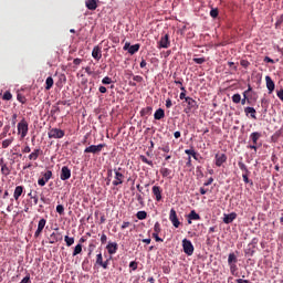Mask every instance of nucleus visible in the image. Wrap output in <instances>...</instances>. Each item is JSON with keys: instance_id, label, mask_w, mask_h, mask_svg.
<instances>
[{"instance_id": "obj_1", "label": "nucleus", "mask_w": 283, "mask_h": 283, "mask_svg": "<svg viewBox=\"0 0 283 283\" xmlns=\"http://www.w3.org/2000/svg\"><path fill=\"white\" fill-rule=\"evenodd\" d=\"M125 182V169L122 167H114V175H113V187H120Z\"/></svg>"}, {"instance_id": "obj_2", "label": "nucleus", "mask_w": 283, "mask_h": 283, "mask_svg": "<svg viewBox=\"0 0 283 283\" xmlns=\"http://www.w3.org/2000/svg\"><path fill=\"white\" fill-rule=\"evenodd\" d=\"M28 132H30V127L28 124V120H25V117H23L19 123H18V135L20 136L21 140L28 136Z\"/></svg>"}, {"instance_id": "obj_3", "label": "nucleus", "mask_w": 283, "mask_h": 283, "mask_svg": "<svg viewBox=\"0 0 283 283\" xmlns=\"http://www.w3.org/2000/svg\"><path fill=\"white\" fill-rule=\"evenodd\" d=\"M41 154H43V150H41V148L33 149V151H31L30 155L28 156V160H30V163L23 166V170L32 169L33 167L32 161L39 160V156H41Z\"/></svg>"}, {"instance_id": "obj_4", "label": "nucleus", "mask_w": 283, "mask_h": 283, "mask_svg": "<svg viewBox=\"0 0 283 283\" xmlns=\"http://www.w3.org/2000/svg\"><path fill=\"white\" fill-rule=\"evenodd\" d=\"M63 241V233L59 231V228L54 229V232H52L49 237V243L50 244H56V242Z\"/></svg>"}, {"instance_id": "obj_5", "label": "nucleus", "mask_w": 283, "mask_h": 283, "mask_svg": "<svg viewBox=\"0 0 283 283\" xmlns=\"http://www.w3.org/2000/svg\"><path fill=\"white\" fill-rule=\"evenodd\" d=\"M182 249H184V253H186V255H193V251L196 250L193 248V243H191V241L189 239H184L182 240Z\"/></svg>"}, {"instance_id": "obj_6", "label": "nucleus", "mask_w": 283, "mask_h": 283, "mask_svg": "<svg viewBox=\"0 0 283 283\" xmlns=\"http://www.w3.org/2000/svg\"><path fill=\"white\" fill-rule=\"evenodd\" d=\"M107 147L106 144H99V145H91L84 149V154H99L103 151V148Z\"/></svg>"}, {"instance_id": "obj_7", "label": "nucleus", "mask_w": 283, "mask_h": 283, "mask_svg": "<svg viewBox=\"0 0 283 283\" xmlns=\"http://www.w3.org/2000/svg\"><path fill=\"white\" fill-rule=\"evenodd\" d=\"M42 176L43 177L38 180V185L40 187H45V185H48V182H50V180L53 176L52 170H46L45 172H42Z\"/></svg>"}, {"instance_id": "obj_8", "label": "nucleus", "mask_w": 283, "mask_h": 283, "mask_svg": "<svg viewBox=\"0 0 283 283\" xmlns=\"http://www.w3.org/2000/svg\"><path fill=\"white\" fill-rule=\"evenodd\" d=\"M169 220L171 224L175 227V229H178L180 227V220L178 219V213L174 208L170 209Z\"/></svg>"}, {"instance_id": "obj_9", "label": "nucleus", "mask_w": 283, "mask_h": 283, "mask_svg": "<svg viewBox=\"0 0 283 283\" xmlns=\"http://www.w3.org/2000/svg\"><path fill=\"white\" fill-rule=\"evenodd\" d=\"M49 138H63L65 136V130L61 128H52L48 133Z\"/></svg>"}, {"instance_id": "obj_10", "label": "nucleus", "mask_w": 283, "mask_h": 283, "mask_svg": "<svg viewBox=\"0 0 283 283\" xmlns=\"http://www.w3.org/2000/svg\"><path fill=\"white\" fill-rule=\"evenodd\" d=\"M151 191L156 202H160L163 200V188L160 186H153Z\"/></svg>"}, {"instance_id": "obj_11", "label": "nucleus", "mask_w": 283, "mask_h": 283, "mask_svg": "<svg viewBox=\"0 0 283 283\" xmlns=\"http://www.w3.org/2000/svg\"><path fill=\"white\" fill-rule=\"evenodd\" d=\"M61 180H70L72 178V170L67 166H63L60 174Z\"/></svg>"}, {"instance_id": "obj_12", "label": "nucleus", "mask_w": 283, "mask_h": 283, "mask_svg": "<svg viewBox=\"0 0 283 283\" xmlns=\"http://www.w3.org/2000/svg\"><path fill=\"white\" fill-rule=\"evenodd\" d=\"M45 224H48V220L45 219H40L39 223H38V229L34 233V238H39L42 233H43V229H45Z\"/></svg>"}, {"instance_id": "obj_13", "label": "nucleus", "mask_w": 283, "mask_h": 283, "mask_svg": "<svg viewBox=\"0 0 283 283\" xmlns=\"http://www.w3.org/2000/svg\"><path fill=\"white\" fill-rule=\"evenodd\" d=\"M106 250L108 255H115V253L118 251V243L109 241L106 245Z\"/></svg>"}, {"instance_id": "obj_14", "label": "nucleus", "mask_w": 283, "mask_h": 283, "mask_svg": "<svg viewBox=\"0 0 283 283\" xmlns=\"http://www.w3.org/2000/svg\"><path fill=\"white\" fill-rule=\"evenodd\" d=\"M214 160H216L217 167H222V165H224V163H227V155H224V154H217L214 156Z\"/></svg>"}, {"instance_id": "obj_15", "label": "nucleus", "mask_w": 283, "mask_h": 283, "mask_svg": "<svg viewBox=\"0 0 283 283\" xmlns=\"http://www.w3.org/2000/svg\"><path fill=\"white\" fill-rule=\"evenodd\" d=\"M169 45H171V42L169 41V34H165L159 41V48H164L165 50H167Z\"/></svg>"}, {"instance_id": "obj_16", "label": "nucleus", "mask_w": 283, "mask_h": 283, "mask_svg": "<svg viewBox=\"0 0 283 283\" xmlns=\"http://www.w3.org/2000/svg\"><path fill=\"white\" fill-rule=\"evenodd\" d=\"M265 83H266V88L269 90V94H273V91L275 90V82H273L271 76L266 75Z\"/></svg>"}, {"instance_id": "obj_17", "label": "nucleus", "mask_w": 283, "mask_h": 283, "mask_svg": "<svg viewBox=\"0 0 283 283\" xmlns=\"http://www.w3.org/2000/svg\"><path fill=\"white\" fill-rule=\"evenodd\" d=\"M92 56L95 59V61H101V59H103V52L101 51L99 46L93 48Z\"/></svg>"}, {"instance_id": "obj_18", "label": "nucleus", "mask_w": 283, "mask_h": 283, "mask_svg": "<svg viewBox=\"0 0 283 283\" xmlns=\"http://www.w3.org/2000/svg\"><path fill=\"white\" fill-rule=\"evenodd\" d=\"M235 218H238V213H235V212L224 214L223 222H224V224H231V222H233V220H235Z\"/></svg>"}, {"instance_id": "obj_19", "label": "nucleus", "mask_w": 283, "mask_h": 283, "mask_svg": "<svg viewBox=\"0 0 283 283\" xmlns=\"http://www.w3.org/2000/svg\"><path fill=\"white\" fill-rule=\"evenodd\" d=\"M186 103L188 105V109H198V102L192 97H187Z\"/></svg>"}, {"instance_id": "obj_20", "label": "nucleus", "mask_w": 283, "mask_h": 283, "mask_svg": "<svg viewBox=\"0 0 283 283\" xmlns=\"http://www.w3.org/2000/svg\"><path fill=\"white\" fill-rule=\"evenodd\" d=\"M244 113L247 116H251V118H253L254 120H258V117L255 116L256 112H255V108L251 107V106H248L244 108Z\"/></svg>"}, {"instance_id": "obj_21", "label": "nucleus", "mask_w": 283, "mask_h": 283, "mask_svg": "<svg viewBox=\"0 0 283 283\" xmlns=\"http://www.w3.org/2000/svg\"><path fill=\"white\" fill-rule=\"evenodd\" d=\"M260 138H262V133L254 132V133H251V135H250V139L252 140V145H258V140Z\"/></svg>"}, {"instance_id": "obj_22", "label": "nucleus", "mask_w": 283, "mask_h": 283, "mask_svg": "<svg viewBox=\"0 0 283 283\" xmlns=\"http://www.w3.org/2000/svg\"><path fill=\"white\" fill-rule=\"evenodd\" d=\"M155 120H163L165 118V109L158 108L154 114Z\"/></svg>"}, {"instance_id": "obj_23", "label": "nucleus", "mask_w": 283, "mask_h": 283, "mask_svg": "<svg viewBox=\"0 0 283 283\" xmlns=\"http://www.w3.org/2000/svg\"><path fill=\"white\" fill-rule=\"evenodd\" d=\"M22 195H23V186L15 187L13 192L14 200H19V198H21Z\"/></svg>"}, {"instance_id": "obj_24", "label": "nucleus", "mask_w": 283, "mask_h": 283, "mask_svg": "<svg viewBox=\"0 0 283 283\" xmlns=\"http://www.w3.org/2000/svg\"><path fill=\"white\" fill-rule=\"evenodd\" d=\"M191 220H200V214H198L196 210H191L188 214V224H191Z\"/></svg>"}, {"instance_id": "obj_25", "label": "nucleus", "mask_w": 283, "mask_h": 283, "mask_svg": "<svg viewBox=\"0 0 283 283\" xmlns=\"http://www.w3.org/2000/svg\"><path fill=\"white\" fill-rule=\"evenodd\" d=\"M85 6L87 10H96L98 8L96 0H86Z\"/></svg>"}, {"instance_id": "obj_26", "label": "nucleus", "mask_w": 283, "mask_h": 283, "mask_svg": "<svg viewBox=\"0 0 283 283\" xmlns=\"http://www.w3.org/2000/svg\"><path fill=\"white\" fill-rule=\"evenodd\" d=\"M159 171L163 178H171V169L163 167Z\"/></svg>"}, {"instance_id": "obj_27", "label": "nucleus", "mask_w": 283, "mask_h": 283, "mask_svg": "<svg viewBox=\"0 0 283 283\" xmlns=\"http://www.w3.org/2000/svg\"><path fill=\"white\" fill-rule=\"evenodd\" d=\"M154 108L151 106H147L140 111V116H151V112Z\"/></svg>"}, {"instance_id": "obj_28", "label": "nucleus", "mask_w": 283, "mask_h": 283, "mask_svg": "<svg viewBox=\"0 0 283 283\" xmlns=\"http://www.w3.org/2000/svg\"><path fill=\"white\" fill-rule=\"evenodd\" d=\"M1 166V174L2 176H10V168L8 167L7 164H0Z\"/></svg>"}, {"instance_id": "obj_29", "label": "nucleus", "mask_w": 283, "mask_h": 283, "mask_svg": "<svg viewBox=\"0 0 283 283\" xmlns=\"http://www.w3.org/2000/svg\"><path fill=\"white\" fill-rule=\"evenodd\" d=\"M228 264H238V256L235 255V253L229 254Z\"/></svg>"}, {"instance_id": "obj_30", "label": "nucleus", "mask_w": 283, "mask_h": 283, "mask_svg": "<svg viewBox=\"0 0 283 283\" xmlns=\"http://www.w3.org/2000/svg\"><path fill=\"white\" fill-rule=\"evenodd\" d=\"M138 50H140V44H134L130 45V48L128 49V54H136V52H138Z\"/></svg>"}, {"instance_id": "obj_31", "label": "nucleus", "mask_w": 283, "mask_h": 283, "mask_svg": "<svg viewBox=\"0 0 283 283\" xmlns=\"http://www.w3.org/2000/svg\"><path fill=\"white\" fill-rule=\"evenodd\" d=\"M45 90H52V87L54 86V78H52V76H49L45 81Z\"/></svg>"}, {"instance_id": "obj_32", "label": "nucleus", "mask_w": 283, "mask_h": 283, "mask_svg": "<svg viewBox=\"0 0 283 283\" xmlns=\"http://www.w3.org/2000/svg\"><path fill=\"white\" fill-rule=\"evenodd\" d=\"M185 154H187V156H192V158L195 160H198V153H196V150L193 148L191 149H186Z\"/></svg>"}, {"instance_id": "obj_33", "label": "nucleus", "mask_w": 283, "mask_h": 283, "mask_svg": "<svg viewBox=\"0 0 283 283\" xmlns=\"http://www.w3.org/2000/svg\"><path fill=\"white\" fill-rule=\"evenodd\" d=\"M137 220H147V211L142 210L136 213Z\"/></svg>"}, {"instance_id": "obj_34", "label": "nucleus", "mask_w": 283, "mask_h": 283, "mask_svg": "<svg viewBox=\"0 0 283 283\" xmlns=\"http://www.w3.org/2000/svg\"><path fill=\"white\" fill-rule=\"evenodd\" d=\"M83 252V244L78 243L77 245H75L74 251H73V258H75V255H78Z\"/></svg>"}, {"instance_id": "obj_35", "label": "nucleus", "mask_w": 283, "mask_h": 283, "mask_svg": "<svg viewBox=\"0 0 283 283\" xmlns=\"http://www.w3.org/2000/svg\"><path fill=\"white\" fill-rule=\"evenodd\" d=\"M13 142H14V138L4 139L2 142V149H8L12 145Z\"/></svg>"}, {"instance_id": "obj_36", "label": "nucleus", "mask_w": 283, "mask_h": 283, "mask_svg": "<svg viewBox=\"0 0 283 283\" xmlns=\"http://www.w3.org/2000/svg\"><path fill=\"white\" fill-rule=\"evenodd\" d=\"M112 178H114V168H108L107 169V182L106 185H109V182H112Z\"/></svg>"}, {"instance_id": "obj_37", "label": "nucleus", "mask_w": 283, "mask_h": 283, "mask_svg": "<svg viewBox=\"0 0 283 283\" xmlns=\"http://www.w3.org/2000/svg\"><path fill=\"white\" fill-rule=\"evenodd\" d=\"M139 159L142 160V163H144L145 165H149V167H154V161L147 159L144 155L139 156Z\"/></svg>"}, {"instance_id": "obj_38", "label": "nucleus", "mask_w": 283, "mask_h": 283, "mask_svg": "<svg viewBox=\"0 0 283 283\" xmlns=\"http://www.w3.org/2000/svg\"><path fill=\"white\" fill-rule=\"evenodd\" d=\"M242 178H243V182H245V185H250V187H253V180L249 179V174L244 172L242 175Z\"/></svg>"}, {"instance_id": "obj_39", "label": "nucleus", "mask_w": 283, "mask_h": 283, "mask_svg": "<svg viewBox=\"0 0 283 283\" xmlns=\"http://www.w3.org/2000/svg\"><path fill=\"white\" fill-rule=\"evenodd\" d=\"M180 90H181V93L179 95L180 101H187V98H188L187 97V90L185 88V86H181Z\"/></svg>"}, {"instance_id": "obj_40", "label": "nucleus", "mask_w": 283, "mask_h": 283, "mask_svg": "<svg viewBox=\"0 0 283 283\" xmlns=\"http://www.w3.org/2000/svg\"><path fill=\"white\" fill-rule=\"evenodd\" d=\"M64 242H66V247H72V244H74V237L65 235Z\"/></svg>"}, {"instance_id": "obj_41", "label": "nucleus", "mask_w": 283, "mask_h": 283, "mask_svg": "<svg viewBox=\"0 0 283 283\" xmlns=\"http://www.w3.org/2000/svg\"><path fill=\"white\" fill-rule=\"evenodd\" d=\"M238 165H239V169H241V171H244V174H250L249 168L247 167V165L244 163L239 161Z\"/></svg>"}, {"instance_id": "obj_42", "label": "nucleus", "mask_w": 283, "mask_h": 283, "mask_svg": "<svg viewBox=\"0 0 283 283\" xmlns=\"http://www.w3.org/2000/svg\"><path fill=\"white\" fill-rule=\"evenodd\" d=\"M242 101V95H240V93H237L232 96V102L238 105V103H240Z\"/></svg>"}, {"instance_id": "obj_43", "label": "nucleus", "mask_w": 283, "mask_h": 283, "mask_svg": "<svg viewBox=\"0 0 283 283\" xmlns=\"http://www.w3.org/2000/svg\"><path fill=\"white\" fill-rule=\"evenodd\" d=\"M193 63H197V65H202V63H207V59L205 57H193Z\"/></svg>"}, {"instance_id": "obj_44", "label": "nucleus", "mask_w": 283, "mask_h": 283, "mask_svg": "<svg viewBox=\"0 0 283 283\" xmlns=\"http://www.w3.org/2000/svg\"><path fill=\"white\" fill-rule=\"evenodd\" d=\"M245 255H250V258H253V255H255V248H248L245 249Z\"/></svg>"}, {"instance_id": "obj_45", "label": "nucleus", "mask_w": 283, "mask_h": 283, "mask_svg": "<svg viewBox=\"0 0 283 283\" xmlns=\"http://www.w3.org/2000/svg\"><path fill=\"white\" fill-rule=\"evenodd\" d=\"M17 99H18L19 103H21L22 105H25V103L28 102V99L25 98V96H23L22 94H18V95H17Z\"/></svg>"}, {"instance_id": "obj_46", "label": "nucleus", "mask_w": 283, "mask_h": 283, "mask_svg": "<svg viewBox=\"0 0 283 283\" xmlns=\"http://www.w3.org/2000/svg\"><path fill=\"white\" fill-rule=\"evenodd\" d=\"M3 101H12V93H10V91H7L3 96H2Z\"/></svg>"}, {"instance_id": "obj_47", "label": "nucleus", "mask_w": 283, "mask_h": 283, "mask_svg": "<svg viewBox=\"0 0 283 283\" xmlns=\"http://www.w3.org/2000/svg\"><path fill=\"white\" fill-rule=\"evenodd\" d=\"M163 231V228H160V222H156L154 226V232L153 233H160Z\"/></svg>"}, {"instance_id": "obj_48", "label": "nucleus", "mask_w": 283, "mask_h": 283, "mask_svg": "<svg viewBox=\"0 0 283 283\" xmlns=\"http://www.w3.org/2000/svg\"><path fill=\"white\" fill-rule=\"evenodd\" d=\"M230 266V272L232 275H235V272L238 271V265L235 263L229 264Z\"/></svg>"}, {"instance_id": "obj_49", "label": "nucleus", "mask_w": 283, "mask_h": 283, "mask_svg": "<svg viewBox=\"0 0 283 283\" xmlns=\"http://www.w3.org/2000/svg\"><path fill=\"white\" fill-rule=\"evenodd\" d=\"M96 264L101 266L103 264V253L96 255Z\"/></svg>"}, {"instance_id": "obj_50", "label": "nucleus", "mask_w": 283, "mask_h": 283, "mask_svg": "<svg viewBox=\"0 0 283 283\" xmlns=\"http://www.w3.org/2000/svg\"><path fill=\"white\" fill-rule=\"evenodd\" d=\"M56 211L60 216H63V213H65V208L63 207V205H57Z\"/></svg>"}, {"instance_id": "obj_51", "label": "nucleus", "mask_w": 283, "mask_h": 283, "mask_svg": "<svg viewBox=\"0 0 283 283\" xmlns=\"http://www.w3.org/2000/svg\"><path fill=\"white\" fill-rule=\"evenodd\" d=\"M137 202H139L140 207H145V199L143 198V195H136Z\"/></svg>"}, {"instance_id": "obj_52", "label": "nucleus", "mask_w": 283, "mask_h": 283, "mask_svg": "<svg viewBox=\"0 0 283 283\" xmlns=\"http://www.w3.org/2000/svg\"><path fill=\"white\" fill-rule=\"evenodd\" d=\"M102 83H103V85H112V77L105 76V77L102 80Z\"/></svg>"}, {"instance_id": "obj_53", "label": "nucleus", "mask_w": 283, "mask_h": 283, "mask_svg": "<svg viewBox=\"0 0 283 283\" xmlns=\"http://www.w3.org/2000/svg\"><path fill=\"white\" fill-rule=\"evenodd\" d=\"M111 260H112V256H109L106 261H103L102 265L99 266H102V269H105V270L108 269Z\"/></svg>"}, {"instance_id": "obj_54", "label": "nucleus", "mask_w": 283, "mask_h": 283, "mask_svg": "<svg viewBox=\"0 0 283 283\" xmlns=\"http://www.w3.org/2000/svg\"><path fill=\"white\" fill-rule=\"evenodd\" d=\"M17 118H19V115L17 113H14L11 117V125L12 127L17 126Z\"/></svg>"}, {"instance_id": "obj_55", "label": "nucleus", "mask_w": 283, "mask_h": 283, "mask_svg": "<svg viewBox=\"0 0 283 283\" xmlns=\"http://www.w3.org/2000/svg\"><path fill=\"white\" fill-rule=\"evenodd\" d=\"M129 269H132V271H136L138 269V262L132 261L129 263Z\"/></svg>"}, {"instance_id": "obj_56", "label": "nucleus", "mask_w": 283, "mask_h": 283, "mask_svg": "<svg viewBox=\"0 0 283 283\" xmlns=\"http://www.w3.org/2000/svg\"><path fill=\"white\" fill-rule=\"evenodd\" d=\"M218 14H219L218 9H211L210 17H212V19H218Z\"/></svg>"}, {"instance_id": "obj_57", "label": "nucleus", "mask_w": 283, "mask_h": 283, "mask_svg": "<svg viewBox=\"0 0 283 283\" xmlns=\"http://www.w3.org/2000/svg\"><path fill=\"white\" fill-rule=\"evenodd\" d=\"M133 81H135L136 83H143V76H140V75H134V76H133Z\"/></svg>"}, {"instance_id": "obj_58", "label": "nucleus", "mask_w": 283, "mask_h": 283, "mask_svg": "<svg viewBox=\"0 0 283 283\" xmlns=\"http://www.w3.org/2000/svg\"><path fill=\"white\" fill-rule=\"evenodd\" d=\"M31 151H32V148H30L29 145H27V146H24V147L22 148V154H30Z\"/></svg>"}, {"instance_id": "obj_59", "label": "nucleus", "mask_w": 283, "mask_h": 283, "mask_svg": "<svg viewBox=\"0 0 283 283\" xmlns=\"http://www.w3.org/2000/svg\"><path fill=\"white\" fill-rule=\"evenodd\" d=\"M240 63H241V66L245 67V69L249 67V65H251V63L249 61H247V60H241Z\"/></svg>"}, {"instance_id": "obj_60", "label": "nucleus", "mask_w": 283, "mask_h": 283, "mask_svg": "<svg viewBox=\"0 0 283 283\" xmlns=\"http://www.w3.org/2000/svg\"><path fill=\"white\" fill-rule=\"evenodd\" d=\"M159 233H153V238L156 242H164V240L158 235Z\"/></svg>"}, {"instance_id": "obj_61", "label": "nucleus", "mask_w": 283, "mask_h": 283, "mask_svg": "<svg viewBox=\"0 0 283 283\" xmlns=\"http://www.w3.org/2000/svg\"><path fill=\"white\" fill-rule=\"evenodd\" d=\"M8 132H10V126H9V125H7V126L3 127L2 136H3V137H7V136H8Z\"/></svg>"}, {"instance_id": "obj_62", "label": "nucleus", "mask_w": 283, "mask_h": 283, "mask_svg": "<svg viewBox=\"0 0 283 283\" xmlns=\"http://www.w3.org/2000/svg\"><path fill=\"white\" fill-rule=\"evenodd\" d=\"M276 96L280 98V101H283V88L276 92Z\"/></svg>"}, {"instance_id": "obj_63", "label": "nucleus", "mask_w": 283, "mask_h": 283, "mask_svg": "<svg viewBox=\"0 0 283 283\" xmlns=\"http://www.w3.org/2000/svg\"><path fill=\"white\" fill-rule=\"evenodd\" d=\"M282 23H283V14H281V15L277 18L275 25H282Z\"/></svg>"}, {"instance_id": "obj_64", "label": "nucleus", "mask_w": 283, "mask_h": 283, "mask_svg": "<svg viewBox=\"0 0 283 283\" xmlns=\"http://www.w3.org/2000/svg\"><path fill=\"white\" fill-rule=\"evenodd\" d=\"M237 283H251V281L244 279H237Z\"/></svg>"}]
</instances>
